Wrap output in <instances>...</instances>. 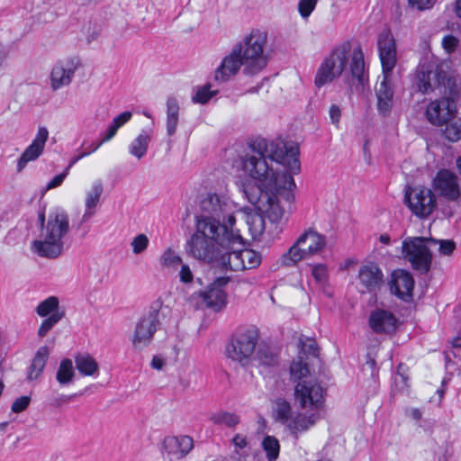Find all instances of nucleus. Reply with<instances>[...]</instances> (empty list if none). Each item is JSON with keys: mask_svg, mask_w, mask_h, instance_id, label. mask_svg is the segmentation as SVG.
<instances>
[{"mask_svg": "<svg viewBox=\"0 0 461 461\" xmlns=\"http://www.w3.org/2000/svg\"><path fill=\"white\" fill-rule=\"evenodd\" d=\"M375 95L379 113L384 115L389 113L393 103L391 73L383 72V78L375 87Z\"/></svg>", "mask_w": 461, "mask_h": 461, "instance_id": "nucleus-25", "label": "nucleus"}, {"mask_svg": "<svg viewBox=\"0 0 461 461\" xmlns=\"http://www.w3.org/2000/svg\"><path fill=\"white\" fill-rule=\"evenodd\" d=\"M432 187L438 196L447 201L456 202L461 197L459 178L450 170H439L432 180Z\"/></svg>", "mask_w": 461, "mask_h": 461, "instance_id": "nucleus-16", "label": "nucleus"}, {"mask_svg": "<svg viewBox=\"0 0 461 461\" xmlns=\"http://www.w3.org/2000/svg\"><path fill=\"white\" fill-rule=\"evenodd\" d=\"M104 192L103 184L100 181L94 182L85 192V211L81 217V222L89 221L96 212Z\"/></svg>", "mask_w": 461, "mask_h": 461, "instance_id": "nucleus-28", "label": "nucleus"}, {"mask_svg": "<svg viewBox=\"0 0 461 461\" xmlns=\"http://www.w3.org/2000/svg\"><path fill=\"white\" fill-rule=\"evenodd\" d=\"M103 142L101 141L98 145L95 146L92 150H89V151H84L82 153H80L78 156L73 158L69 163L68 166H70V167L75 164L77 163L78 160H80L81 158L88 156L89 154H91L92 152L95 151L99 147L100 145L102 144Z\"/></svg>", "mask_w": 461, "mask_h": 461, "instance_id": "nucleus-61", "label": "nucleus"}, {"mask_svg": "<svg viewBox=\"0 0 461 461\" xmlns=\"http://www.w3.org/2000/svg\"><path fill=\"white\" fill-rule=\"evenodd\" d=\"M275 412H276V416H275L276 420L279 423L284 425L285 428L286 427V425L288 424V421L292 419L293 415L294 414L292 411V407H291L290 403L288 402H286L285 400H282V399L276 401Z\"/></svg>", "mask_w": 461, "mask_h": 461, "instance_id": "nucleus-37", "label": "nucleus"}, {"mask_svg": "<svg viewBox=\"0 0 461 461\" xmlns=\"http://www.w3.org/2000/svg\"><path fill=\"white\" fill-rule=\"evenodd\" d=\"M75 365L79 375L83 376H97L100 367L97 360L88 353H79L75 356Z\"/></svg>", "mask_w": 461, "mask_h": 461, "instance_id": "nucleus-30", "label": "nucleus"}, {"mask_svg": "<svg viewBox=\"0 0 461 461\" xmlns=\"http://www.w3.org/2000/svg\"><path fill=\"white\" fill-rule=\"evenodd\" d=\"M458 42H459L458 39L456 38L455 36L447 35L442 40V46H443V49L447 53H451L456 49Z\"/></svg>", "mask_w": 461, "mask_h": 461, "instance_id": "nucleus-56", "label": "nucleus"}, {"mask_svg": "<svg viewBox=\"0 0 461 461\" xmlns=\"http://www.w3.org/2000/svg\"><path fill=\"white\" fill-rule=\"evenodd\" d=\"M437 0H408V5L416 10L425 11L431 9Z\"/></svg>", "mask_w": 461, "mask_h": 461, "instance_id": "nucleus-53", "label": "nucleus"}, {"mask_svg": "<svg viewBox=\"0 0 461 461\" xmlns=\"http://www.w3.org/2000/svg\"><path fill=\"white\" fill-rule=\"evenodd\" d=\"M326 246V239L313 229L305 230L293 245L279 258L277 263L285 267H294L299 262L320 254Z\"/></svg>", "mask_w": 461, "mask_h": 461, "instance_id": "nucleus-5", "label": "nucleus"}, {"mask_svg": "<svg viewBox=\"0 0 461 461\" xmlns=\"http://www.w3.org/2000/svg\"><path fill=\"white\" fill-rule=\"evenodd\" d=\"M179 270V280L184 284H190L194 280V274L187 264H181Z\"/></svg>", "mask_w": 461, "mask_h": 461, "instance_id": "nucleus-54", "label": "nucleus"}, {"mask_svg": "<svg viewBox=\"0 0 461 461\" xmlns=\"http://www.w3.org/2000/svg\"><path fill=\"white\" fill-rule=\"evenodd\" d=\"M212 217H202L197 221L195 232L204 239L210 240L222 249H229L241 243V229L235 224Z\"/></svg>", "mask_w": 461, "mask_h": 461, "instance_id": "nucleus-6", "label": "nucleus"}, {"mask_svg": "<svg viewBox=\"0 0 461 461\" xmlns=\"http://www.w3.org/2000/svg\"><path fill=\"white\" fill-rule=\"evenodd\" d=\"M202 208L219 220L228 221L230 225L236 223L235 212L233 211L234 204L226 196L208 194L202 201Z\"/></svg>", "mask_w": 461, "mask_h": 461, "instance_id": "nucleus-18", "label": "nucleus"}, {"mask_svg": "<svg viewBox=\"0 0 461 461\" xmlns=\"http://www.w3.org/2000/svg\"><path fill=\"white\" fill-rule=\"evenodd\" d=\"M294 401L303 410L321 411L323 406V388L315 380L303 381L294 386Z\"/></svg>", "mask_w": 461, "mask_h": 461, "instance_id": "nucleus-11", "label": "nucleus"}, {"mask_svg": "<svg viewBox=\"0 0 461 461\" xmlns=\"http://www.w3.org/2000/svg\"><path fill=\"white\" fill-rule=\"evenodd\" d=\"M68 230V212L62 208H55L49 213L46 226L41 230L40 239L32 241V250L42 258H58L63 251V238Z\"/></svg>", "mask_w": 461, "mask_h": 461, "instance_id": "nucleus-3", "label": "nucleus"}, {"mask_svg": "<svg viewBox=\"0 0 461 461\" xmlns=\"http://www.w3.org/2000/svg\"><path fill=\"white\" fill-rule=\"evenodd\" d=\"M232 443L238 448H244L248 445L247 437L242 434H236L232 438Z\"/></svg>", "mask_w": 461, "mask_h": 461, "instance_id": "nucleus-59", "label": "nucleus"}, {"mask_svg": "<svg viewBox=\"0 0 461 461\" xmlns=\"http://www.w3.org/2000/svg\"><path fill=\"white\" fill-rule=\"evenodd\" d=\"M179 104L175 97H168L167 100V132L172 136L178 124Z\"/></svg>", "mask_w": 461, "mask_h": 461, "instance_id": "nucleus-33", "label": "nucleus"}, {"mask_svg": "<svg viewBox=\"0 0 461 461\" xmlns=\"http://www.w3.org/2000/svg\"><path fill=\"white\" fill-rule=\"evenodd\" d=\"M349 63L348 83L356 90L364 89L367 82L364 53L360 47L352 49L349 42H343L331 50L316 70L314 85L321 88L339 78Z\"/></svg>", "mask_w": 461, "mask_h": 461, "instance_id": "nucleus-2", "label": "nucleus"}, {"mask_svg": "<svg viewBox=\"0 0 461 461\" xmlns=\"http://www.w3.org/2000/svg\"><path fill=\"white\" fill-rule=\"evenodd\" d=\"M82 35L85 38V40L90 43L96 40V38L99 35V30L95 24H92L91 23H88L87 24H85L82 29Z\"/></svg>", "mask_w": 461, "mask_h": 461, "instance_id": "nucleus-50", "label": "nucleus"}, {"mask_svg": "<svg viewBox=\"0 0 461 461\" xmlns=\"http://www.w3.org/2000/svg\"><path fill=\"white\" fill-rule=\"evenodd\" d=\"M391 292L400 298L411 296L414 280L411 275L404 270H396L392 274L389 283Z\"/></svg>", "mask_w": 461, "mask_h": 461, "instance_id": "nucleus-26", "label": "nucleus"}, {"mask_svg": "<svg viewBox=\"0 0 461 461\" xmlns=\"http://www.w3.org/2000/svg\"><path fill=\"white\" fill-rule=\"evenodd\" d=\"M221 249H222L196 232L192 235L186 244V250L189 255L198 260L206 262L218 259Z\"/></svg>", "mask_w": 461, "mask_h": 461, "instance_id": "nucleus-19", "label": "nucleus"}, {"mask_svg": "<svg viewBox=\"0 0 461 461\" xmlns=\"http://www.w3.org/2000/svg\"><path fill=\"white\" fill-rule=\"evenodd\" d=\"M211 420L217 425H224L230 429L235 428L240 423V417L234 413L221 411L213 414Z\"/></svg>", "mask_w": 461, "mask_h": 461, "instance_id": "nucleus-41", "label": "nucleus"}, {"mask_svg": "<svg viewBox=\"0 0 461 461\" xmlns=\"http://www.w3.org/2000/svg\"><path fill=\"white\" fill-rule=\"evenodd\" d=\"M312 275L314 280L319 284H324L328 279V268L324 264H316L312 266Z\"/></svg>", "mask_w": 461, "mask_h": 461, "instance_id": "nucleus-46", "label": "nucleus"}, {"mask_svg": "<svg viewBox=\"0 0 461 461\" xmlns=\"http://www.w3.org/2000/svg\"><path fill=\"white\" fill-rule=\"evenodd\" d=\"M320 418L321 411L303 410L294 413L285 429L293 438L297 439L303 433L312 428Z\"/></svg>", "mask_w": 461, "mask_h": 461, "instance_id": "nucleus-20", "label": "nucleus"}, {"mask_svg": "<svg viewBox=\"0 0 461 461\" xmlns=\"http://www.w3.org/2000/svg\"><path fill=\"white\" fill-rule=\"evenodd\" d=\"M166 366V359L162 357L161 356H154L151 360V366L152 368L156 370H162L163 367Z\"/></svg>", "mask_w": 461, "mask_h": 461, "instance_id": "nucleus-60", "label": "nucleus"}, {"mask_svg": "<svg viewBox=\"0 0 461 461\" xmlns=\"http://www.w3.org/2000/svg\"><path fill=\"white\" fill-rule=\"evenodd\" d=\"M407 415L414 420H420L422 417V413L420 409L411 408L406 411Z\"/></svg>", "mask_w": 461, "mask_h": 461, "instance_id": "nucleus-63", "label": "nucleus"}, {"mask_svg": "<svg viewBox=\"0 0 461 461\" xmlns=\"http://www.w3.org/2000/svg\"><path fill=\"white\" fill-rule=\"evenodd\" d=\"M213 95L214 93L211 92L208 86H203L199 88L196 94L193 96V101L194 103L205 104L213 96Z\"/></svg>", "mask_w": 461, "mask_h": 461, "instance_id": "nucleus-51", "label": "nucleus"}, {"mask_svg": "<svg viewBox=\"0 0 461 461\" xmlns=\"http://www.w3.org/2000/svg\"><path fill=\"white\" fill-rule=\"evenodd\" d=\"M70 400L69 396L62 395L59 397H52L50 399V404L55 407H59L62 403L68 402Z\"/></svg>", "mask_w": 461, "mask_h": 461, "instance_id": "nucleus-62", "label": "nucleus"}, {"mask_svg": "<svg viewBox=\"0 0 461 461\" xmlns=\"http://www.w3.org/2000/svg\"><path fill=\"white\" fill-rule=\"evenodd\" d=\"M49 354L50 351L46 346H42L37 350L28 373V378L30 380L37 379L41 375L48 360Z\"/></svg>", "mask_w": 461, "mask_h": 461, "instance_id": "nucleus-32", "label": "nucleus"}, {"mask_svg": "<svg viewBox=\"0 0 461 461\" xmlns=\"http://www.w3.org/2000/svg\"><path fill=\"white\" fill-rule=\"evenodd\" d=\"M234 246L229 249H221L220 258L223 267L232 271H243L244 265H241V249H233Z\"/></svg>", "mask_w": 461, "mask_h": 461, "instance_id": "nucleus-31", "label": "nucleus"}, {"mask_svg": "<svg viewBox=\"0 0 461 461\" xmlns=\"http://www.w3.org/2000/svg\"><path fill=\"white\" fill-rule=\"evenodd\" d=\"M230 278L221 276L215 279L206 291H200L191 295L189 301L196 308H210L215 312L221 311L227 303V294L223 288Z\"/></svg>", "mask_w": 461, "mask_h": 461, "instance_id": "nucleus-9", "label": "nucleus"}, {"mask_svg": "<svg viewBox=\"0 0 461 461\" xmlns=\"http://www.w3.org/2000/svg\"><path fill=\"white\" fill-rule=\"evenodd\" d=\"M457 109L452 97H441L430 101L425 110V118L432 125L442 127L456 117Z\"/></svg>", "mask_w": 461, "mask_h": 461, "instance_id": "nucleus-13", "label": "nucleus"}, {"mask_svg": "<svg viewBox=\"0 0 461 461\" xmlns=\"http://www.w3.org/2000/svg\"><path fill=\"white\" fill-rule=\"evenodd\" d=\"M267 33L260 30H252L242 41L235 45L240 47V55L245 63L243 73L252 77L260 73L267 65L266 49Z\"/></svg>", "mask_w": 461, "mask_h": 461, "instance_id": "nucleus-4", "label": "nucleus"}, {"mask_svg": "<svg viewBox=\"0 0 461 461\" xmlns=\"http://www.w3.org/2000/svg\"><path fill=\"white\" fill-rule=\"evenodd\" d=\"M377 47L383 72L392 73L397 62L396 46L393 34L388 31L381 32Z\"/></svg>", "mask_w": 461, "mask_h": 461, "instance_id": "nucleus-21", "label": "nucleus"}, {"mask_svg": "<svg viewBox=\"0 0 461 461\" xmlns=\"http://www.w3.org/2000/svg\"><path fill=\"white\" fill-rule=\"evenodd\" d=\"M69 169L70 166H68L62 173L54 176L53 179L46 185V191L59 186L63 183L64 179L67 177Z\"/></svg>", "mask_w": 461, "mask_h": 461, "instance_id": "nucleus-55", "label": "nucleus"}, {"mask_svg": "<svg viewBox=\"0 0 461 461\" xmlns=\"http://www.w3.org/2000/svg\"><path fill=\"white\" fill-rule=\"evenodd\" d=\"M405 201L410 210L419 217L430 215L437 205L434 193L422 186L409 188L405 193Z\"/></svg>", "mask_w": 461, "mask_h": 461, "instance_id": "nucleus-12", "label": "nucleus"}, {"mask_svg": "<svg viewBox=\"0 0 461 461\" xmlns=\"http://www.w3.org/2000/svg\"><path fill=\"white\" fill-rule=\"evenodd\" d=\"M48 139V129L46 127H40L32 142L25 149L18 159V171L23 170L27 163L36 160L43 153Z\"/></svg>", "mask_w": 461, "mask_h": 461, "instance_id": "nucleus-23", "label": "nucleus"}, {"mask_svg": "<svg viewBox=\"0 0 461 461\" xmlns=\"http://www.w3.org/2000/svg\"><path fill=\"white\" fill-rule=\"evenodd\" d=\"M78 68V61L75 58H66L58 60L50 72V86L53 91L68 86Z\"/></svg>", "mask_w": 461, "mask_h": 461, "instance_id": "nucleus-17", "label": "nucleus"}, {"mask_svg": "<svg viewBox=\"0 0 461 461\" xmlns=\"http://www.w3.org/2000/svg\"><path fill=\"white\" fill-rule=\"evenodd\" d=\"M9 54L7 46L0 42V67L3 66Z\"/></svg>", "mask_w": 461, "mask_h": 461, "instance_id": "nucleus-64", "label": "nucleus"}, {"mask_svg": "<svg viewBox=\"0 0 461 461\" xmlns=\"http://www.w3.org/2000/svg\"><path fill=\"white\" fill-rule=\"evenodd\" d=\"M258 334L253 330H247L235 337L227 347V357L242 366H248L254 359Z\"/></svg>", "mask_w": 461, "mask_h": 461, "instance_id": "nucleus-10", "label": "nucleus"}, {"mask_svg": "<svg viewBox=\"0 0 461 461\" xmlns=\"http://www.w3.org/2000/svg\"><path fill=\"white\" fill-rule=\"evenodd\" d=\"M262 447L267 453L268 461H275L280 451V444L276 438L267 436L262 441Z\"/></svg>", "mask_w": 461, "mask_h": 461, "instance_id": "nucleus-43", "label": "nucleus"}, {"mask_svg": "<svg viewBox=\"0 0 461 461\" xmlns=\"http://www.w3.org/2000/svg\"><path fill=\"white\" fill-rule=\"evenodd\" d=\"M369 325L375 333H392L397 328V320L391 312L376 310L370 314Z\"/></svg>", "mask_w": 461, "mask_h": 461, "instance_id": "nucleus-27", "label": "nucleus"}, {"mask_svg": "<svg viewBox=\"0 0 461 461\" xmlns=\"http://www.w3.org/2000/svg\"><path fill=\"white\" fill-rule=\"evenodd\" d=\"M241 265H244V270L258 267L262 261L261 255L253 249H241Z\"/></svg>", "mask_w": 461, "mask_h": 461, "instance_id": "nucleus-42", "label": "nucleus"}, {"mask_svg": "<svg viewBox=\"0 0 461 461\" xmlns=\"http://www.w3.org/2000/svg\"><path fill=\"white\" fill-rule=\"evenodd\" d=\"M317 5V0H299L298 12L300 15L306 19L313 12Z\"/></svg>", "mask_w": 461, "mask_h": 461, "instance_id": "nucleus-48", "label": "nucleus"}, {"mask_svg": "<svg viewBox=\"0 0 461 461\" xmlns=\"http://www.w3.org/2000/svg\"><path fill=\"white\" fill-rule=\"evenodd\" d=\"M302 350L303 353H308L313 356L317 355V345L316 342L312 339H307L302 344Z\"/></svg>", "mask_w": 461, "mask_h": 461, "instance_id": "nucleus-58", "label": "nucleus"}, {"mask_svg": "<svg viewBox=\"0 0 461 461\" xmlns=\"http://www.w3.org/2000/svg\"><path fill=\"white\" fill-rule=\"evenodd\" d=\"M150 141V136L147 133L140 134L130 144V153L137 158H141L147 152Z\"/></svg>", "mask_w": 461, "mask_h": 461, "instance_id": "nucleus-36", "label": "nucleus"}, {"mask_svg": "<svg viewBox=\"0 0 461 461\" xmlns=\"http://www.w3.org/2000/svg\"><path fill=\"white\" fill-rule=\"evenodd\" d=\"M253 360H257L259 365L272 366L277 363V356L270 348L266 347L258 349Z\"/></svg>", "mask_w": 461, "mask_h": 461, "instance_id": "nucleus-44", "label": "nucleus"}, {"mask_svg": "<svg viewBox=\"0 0 461 461\" xmlns=\"http://www.w3.org/2000/svg\"><path fill=\"white\" fill-rule=\"evenodd\" d=\"M437 249L438 253L443 256H449L453 253L456 249V244L451 240H436Z\"/></svg>", "mask_w": 461, "mask_h": 461, "instance_id": "nucleus-49", "label": "nucleus"}, {"mask_svg": "<svg viewBox=\"0 0 461 461\" xmlns=\"http://www.w3.org/2000/svg\"><path fill=\"white\" fill-rule=\"evenodd\" d=\"M75 376V370L72 360L69 358L63 359L57 370L56 379L60 385H67L72 383Z\"/></svg>", "mask_w": 461, "mask_h": 461, "instance_id": "nucleus-35", "label": "nucleus"}, {"mask_svg": "<svg viewBox=\"0 0 461 461\" xmlns=\"http://www.w3.org/2000/svg\"><path fill=\"white\" fill-rule=\"evenodd\" d=\"M149 238L145 234H138L131 242L132 252L136 255L144 252L149 246Z\"/></svg>", "mask_w": 461, "mask_h": 461, "instance_id": "nucleus-45", "label": "nucleus"}, {"mask_svg": "<svg viewBox=\"0 0 461 461\" xmlns=\"http://www.w3.org/2000/svg\"><path fill=\"white\" fill-rule=\"evenodd\" d=\"M436 246V239L409 237L402 241V252L413 268L426 273L430 268L432 249Z\"/></svg>", "mask_w": 461, "mask_h": 461, "instance_id": "nucleus-7", "label": "nucleus"}, {"mask_svg": "<svg viewBox=\"0 0 461 461\" xmlns=\"http://www.w3.org/2000/svg\"><path fill=\"white\" fill-rule=\"evenodd\" d=\"M330 122L336 126H339V119L341 116V110L337 104H332L329 110Z\"/></svg>", "mask_w": 461, "mask_h": 461, "instance_id": "nucleus-57", "label": "nucleus"}, {"mask_svg": "<svg viewBox=\"0 0 461 461\" xmlns=\"http://www.w3.org/2000/svg\"><path fill=\"white\" fill-rule=\"evenodd\" d=\"M163 447L167 454L176 457H184L194 447L193 438L189 436H168L163 441Z\"/></svg>", "mask_w": 461, "mask_h": 461, "instance_id": "nucleus-29", "label": "nucleus"}, {"mask_svg": "<svg viewBox=\"0 0 461 461\" xmlns=\"http://www.w3.org/2000/svg\"><path fill=\"white\" fill-rule=\"evenodd\" d=\"M446 72L434 60L424 59L419 64L413 78V86L422 95L432 94L441 87Z\"/></svg>", "mask_w": 461, "mask_h": 461, "instance_id": "nucleus-8", "label": "nucleus"}, {"mask_svg": "<svg viewBox=\"0 0 461 461\" xmlns=\"http://www.w3.org/2000/svg\"><path fill=\"white\" fill-rule=\"evenodd\" d=\"M358 281L362 288L361 293L374 292L383 284V273L375 264L362 266L358 270Z\"/></svg>", "mask_w": 461, "mask_h": 461, "instance_id": "nucleus-24", "label": "nucleus"}, {"mask_svg": "<svg viewBox=\"0 0 461 461\" xmlns=\"http://www.w3.org/2000/svg\"><path fill=\"white\" fill-rule=\"evenodd\" d=\"M31 402L29 396H21L14 401L11 410L14 413H20L27 409Z\"/></svg>", "mask_w": 461, "mask_h": 461, "instance_id": "nucleus-52", "label": "nucleus"}, {"mask_svg": "<svg viewBox=\"0 0 461 461\" xmlns=\"http://www.w3.org/2000/svg\"><path fill=\"white\" fill-rule=\"evenodd\" d=\"M445 128L442 131V135L447 140L456 142L461 140V119L454 118L447 123H445Z\"/></svg>", "mask_w": 461, "mask_h": 461, "instance_id": "nucleus-38", "label": "nucleus"}, {"mask_svg": "<svg viewBox=\"0 0 461 461\" xmlns=\"http://www.w3.org/2000/svg\"><path fill=\"white\" fill-rule=\"evenodd\" d=\"M311 371L307 363L299 356L297 359L294 360L290 365V379L296 384L303 381H309Z\"/></svg>", "mask_w": 461, "mask_h": 461, "instance_id": "nucleus-34", "label": "nucleus"}, {"mask_svg": "<svg viewBox=\"0 0 461 461\" xmlns=\"http://www.w3.org/2000/svg\"><path fill=\"white\" fill-rule=\"evenodd\" d=\"M158 322V313L150 312L143 316L135 325L131 341L135 351H142L153 339Z\"/></svg>", "mask_w": 461, "mask_h": 461, "instance_id": "nucleus-15", "label": "nucleus"}, {"mask_svg": "<svg viewBox=\"0 0 461 461\" xmlns=\"http://www.w3.org/2000/svg\"><path fill=\"white\" fill-rule=\"evenodd\" d=\"M159 263L163 267L175 269L183 262L180 255L172 248H168L159 257Z\"/></svg>", "mask_w": 461, "mask_h": 461, "instance_id": "nucleus-40", "label": "nucleus"}, {"mask_svg": "<svg viewBox=\"0 0 461 461\" xmlns=\"http://www.w3.org/2000/svg\"><path fill=\"white\" fill-rule=\"evenodd\" d=\"M441 86H443L445 90V94H448L451 96H456L459 94L460 86L457 80L453 77H447L446 75V78L441 83Z\"/></svg>", "mask_w": 461, "mask_h": 461, "instance_id": "nucleus-47", "label": "nucleus"}, {"mask_svg": "<svg viewBox=\"0 0 461 461\" xmlns=\"http://www.w3.org/2000/svg\"><path fill=\"white\" fill-rule=\"evenodd\" d=\"M132 114L131 112H123L118 116H116L113 120L112 124L109 126L105 137L103 139L102 142H105L110 140L112 138H113L118 131L122 126H123L126 122H128Z\"/></svg>", "mask_w": 461, "mask_h": 461, "instance_id": "nucleus-39", "label": "nucleus"}, {"mask_svg": "<svg viewBox=\"0 0 461 461\" xmlns=\"http://www.w3.org/2000/svg\"><path fill=\"white\" fill-rule=\"evenodd\" d=\"M251 149L253 154L244 157L242 167L257 186H246L243 193L257 212L244 207L234 215L241 233L247 229L253 240H258L266 229L264 216L273 224H279L285 219L283 202L289 200L295 187L293 176L282 172L280 166H285L291 174H298L301 166L296 145L258 139L251 144Z\"/></svg>", "mask_w": 461, "mask_h": 461, "instance_id": "nucleus-1", "label": "nucleus"}, {"mask_svg": "<svg viewBox=\"0 0 461 461\" xmlns=\"http://www.w3.org/2000/svg\"><path fill=\"white\" fill-rule=\"evenodd\" d=\"M241 67H243V69L245 68V63L240 55V49L234 46L215 70L214 78L219 82H227L238 74Z\"/></svg>", "mask_w": 461, "mask_h": 461, "instance_id": "nucleus-22", "label": "nucleus"}, {"mask_svg": "<svg viewBox=\"0 0 461 461\" xmlns=\"http://www.w3.org/2000/svg\"><path fill=\"white\" fill-rule=\"evenodd\" d=\"M36 312L41 317H47L38 329V335L41 338L45 337L53 326L65 317V310L60 306L57 296H50L41 302L36 307Z\"/></svg>", "mask_w": 461, "mask_h": 461, "instance_id": "nucleus-14", "label": "nucleus"}]
</instances>
